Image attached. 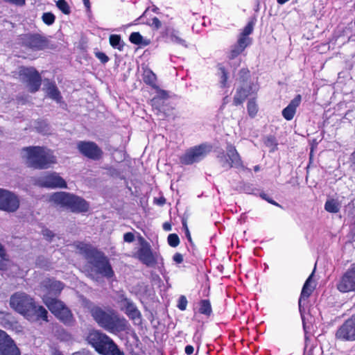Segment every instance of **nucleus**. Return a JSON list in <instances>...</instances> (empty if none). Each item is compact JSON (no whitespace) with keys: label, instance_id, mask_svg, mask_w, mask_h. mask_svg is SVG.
<instances>
[{"label":"nucleus","instance_id":"obj_1","mask_svg":"<svg viewBox=\"0 0 355 355\" xmlns=\"http://www.w3.org/2000/svg\"><path fill=\"white\" fill-rule=\"evenodd\" d=\"M10 304L14 310L29 321H47V311L42 306L36 305L33 299L24 293L12 295Z\"/></svg>","mask_w":355,"mask_h":355},{"label":"nucleus","instance_id":"obj_2","mask_svg":"<svg viewBox=\"0 0 355 355\" xmlns=\"http://www.w3.org/2000/svg\"><path fill=\"white\" fill-rule=\"evenodd\" d=\"M21 156L28 166L37 169L48 168L56 162L52 151L40 146L24 148Z\"/></svg>","mask_w":355,"mask_h":355},{"label":"nucleus","instance_id":"obj_3","mask_svg":"<svg viewBox=\"0 0 355 355\" xmlns=\"http://www.w3.org/2000/svg\"><path fill=\"white\" fill-rule=\"evenodd\" d=\"M76 247L79 252L84 254L88 259L93 271L107 278L113 276L114 272L109 261L102 252L92 245L83 243H78Z\"/></svg>","mask_w":355,"mask_h":355},{"label":"nucleus","instance_id":"obj_4","mask_svg":"<svg viewBox=\"0 0 355 355\" xmlns=\"http://www.w3.org/2000/svg\"><path fill=\"white\" fill-rule=\"evenodd\" d=\"M91 312L96 322L110 333L117 334L128 329V321L112 311L106 312L99 307H94Z\"/></svg>","mask_w":355,"mask_h":355},{"label":"nucleus","instance_id":"obj_5","mask_svg":"<svg viewBox=\"0 0 355 355\" xmlns=\"http://www.w3.org/2000/svg\"><path fill=\"white\" fill-rule=\"evenodd\" d=\"M87 342L103 355H123L113 340L98 331H92L87 337Z\"/></svg>","mask_w":355,"mask_h":355},{"label":"nucleus","instance_id":"obj_6","mask_svg":"<svg viewBox=\"0 0 355 355\" xmlns=\"http://www.w3.org/2000/svg\"><path fill=\"white\" fill-rule=\"evenodd\" d=\"M49 200L56 205L67 207L72 211L85 212L89 208L85 200L65 192L54 193L50 196Z\"/></svg>","mask_w":355,"mask_h":355},{"label":"nucleus","instance_id":"obj_7","mask_svg":"<svg viewBox=\"0 0 355 355\" xmlns=\"http://www.w3.org/2000/svg\"><path fill=\"white\" fill-rule=\"evenodd\" d=\"M42 299L44 303L57 318L67 325L73 323L72 313L61 301L46 295H42Z\"/></svg>","mask_w":355,"mask_h":355},{"label":"nucleus","instance_id":"obj_8","mask_svg":"<svg viewBox=\"0 0 355 355\" xmlns=\"http://www.w3.org/2000/svg\"><path fill=\"white\" fill-rule=\"evenodd\" d=\"M140 247L135 254V257L147 266H154L162 263V257L157 252H153L151 246L143 238L139 239Z\"/></svg>","mask_w":355,"mask_h":355},{"label":"nucleus","instance_id":"obj_9","mask_svg":"<svg viewBox=\"0 0 355 355\" xmlns=\"http://www.w3.org/2000/svg\"><path fill=\"white\" fill-rule=\"evenodd\" d=\"M209 151L210 148L207 144L193 146L188 149L180 157V162L186 165L198 162L203 159Z\"/></svg>","mask_w":355,"mask_h":355},{"label":"nucleus","instance_id":"obj_10","mask_svg":"<svg viewBox=\"0 0 355 355\" xmlns=\"http://www.w3.org/2000/svg\"><path fill=\"white\" fill-rule=\"evenodd\" d=\"M336 288L342 293H355V263L339 278Z\"/></svg>","mask_w":355,"mask_h":355},{"label":"nucleus","instance_id":"obj_11","mask_svg":"<svg viewBox=\"0 0 355 355\" xmlns=\"http://www.w3.org/2000/svg\"><path fill=\"white\" fill-rule=\"evenodd\" d=\"M19 77L31 92H37L41 85V76L34 68H21Z\"/></svg>","mask_w":355,"mask_h":355},{"label":"nucleus","instance_id":"obj_12","mask_svg":"<svg viewBox=\"0 0 355 355\" xmlns=\"http://www.w3.org/2000/svg\"><path fill=\"white\" fill-rule=\"evenodd\" d=\"M19 207V200L12 192L0 189V210L14 212Z\"/></svg>","mask_w":355,"mask_h":355},{"label":"nucleus","instance_id":"obj_13","mask_svg":"<svg viewBox=\"0 0 355 355\" xmlns=\"http://www.w3.org/2000/svg\"><path fill=\"white\" fill-rule=\"evenodd\" d=\"M36 183L40 187L50 189L67 187V183L64 180L55 172L46 173L40 176L36 180Z\"/></svg>","mask_w":355,"mask_h":355},{"label":"nucleus","instance_id":"obj_14","mask_svg":"<svg viewBox=\"0 0 355 355\" xmlns=\"http://www.w3.org/2000/svg\"><path fill=\"white\" fill-rule=\"evenodd\" d=\"M226 151V154L222 153L218 156L219 162L223 167L239 168L243 166L241 157L234 146L228 145Z\"/></svg>","mask_w":355,"mask_h":355},{"label":"nucleus","instance_id":"obj_15","mask_svg":"<svg viewBox=\"0 0 355 355\" xmlns=\"http://www.w3.org/2000/svg\"><path fill=\"white\" fill-rule=\"evenodd\" d=\"M258 89V86L256 84L243 80L241 85L236 88L234 96V104L238 105L243 103L248 96L256 93Z\"/></svg>","mask_w":355,"mask_h":355},{"label":"nucleus","instance_id":"obj_16","mask_svg":"<svg viewBox=\"0 0 355 355\" xmlns=\"http://www.w3.org/2000/svg\"><path fill=\"white\" fill-rule=\"evenodd\" d=\"M336 337L337 339L343 341L355 340V322L352 316L338 329Z\"/></svg>","mask_w":355,"mask_h":355},{"label":"nucleus","instance_id":"obj_17","mask_svg":"<svg viewBox=\"0 0 355 355\" xmlns=\"http://www.w3.org/2000/svg\"><path fill=\"white\" fill-rule=\"evenodd\" d=\"M117 302L121 309L125 311L129 318L134 320L135 323L140 322L141 313L132 301L123 295H121Z\"/></svg>","mask_w":355,"mask_h":355},{"label":"nucleus","instance_id":"obj_18","mask_svg":"<svg viewBox=\"0 0 355 355\" xmlns=\"http://www.w3.org/2000/svg\"><path fill=\"white\" fill-rule=\"evenodd\" d=\"M77 147L80 153L92 159H98L102 154L98 146L92 141H79Z\"/></svg>","mask_w":355,"mask_h":355},{"label":"nucleus","instance_id":"obj_19","mask_svg":"<svg viewBox=\"0 0 355 355\" xmlns=\"http://www.w3.org/2000/svg\"><path fill=\"white\" fill-rule=\"evenodd\" d=\"M63 289V284L59 281L53 279H48L45 281L42 286V291L43 293L40 295L42 297V295H46L53 297L57 296Z\"/></svg>","mask_w":355,"mask_h":355},{"label":"nucleus","instance_id":"obj_20","mask_svg":"<svg viewBox=\"0 0 355 355\" xmlns=\"http://www.w3.org/2000/svg\"><path fill=\"white\" fill-rule=\"evenodd\" d=\"M23 40L25 46L34 51L42 50L46 46V41L39 35H26Z\"/></svg>","mask_w":355,"mask_h":355},{"label":"nucleus","instance_id":"obj_21","mask_svg":"<svg viewBox=\"0 0 355 355\" xmlns=\"http://www.w3.org/2000/svg\"><path fill=\"white\" fill-rule=\"evenodd\" d=\"M302 101L301 95H297L290 103L282 110L283 117L287 120L291 121L293 119L297 107L300 105Z\"/></svg>","mask_w":355,"mask_h":355},{"label":"nucleus","instance_id":"obj_22","mask_svg":"<svg viewBox=\"0 0 355 355\" xmlns=\"http://www.w3.org/2000/svg\"><path fill=\"white\" fill-rule=\"evenodd\" d=\"M43 89L51 98L55 100L57 102H60L61 99L60 94L54 83L49 81V80H45L44 81Z\"/></svg>","mask_w":355,"mask_h":355},{"label":"nucleus","instance_id":"obj_23","mask_svg":"<svg viewBox=\"0 0 355 355\" xmlns=\"http://www.w3.org/2000/svg\"><path fill=\"white\" fill-rule=\"evenodd\" d=\"M165 36L169 42L187 47L186 41L180 37L178 31L168 28L165 31Z\"/></svg>","mask_w":355,"mask_h":355},{"label":"nucleus","instance_id":"obj_24","mask_svg":"<svg viewBox=\"0 0 355 355\" xmlns=\"http://www.w3.org/2000/svg\"><path fill=\"white\" fill-rule=\"evenodd\" d=\"M313 273L309 277L306 279L301 293L300 297L299 299V308L301 309L302 304L304 301H305L311 294L313 286H311V279H312Z\"/></svg>","mask_w":355,"mask_h":355},{"label":"nucleus","instance_id":"obj_25","mask_svg":"<svg viewBox=\"0 0 355 355\" xmlns=\"http://www.w3.org/2000/svg\"><path fill=\"white\" fill-rule=\"evenodd\" d=\"M341 207V202L338 198H328L324 204V209L331 214L338 213Z\"/></svg>","mask_w":355,"mask_h":355},{"label":"nucleus","instance_id":"obj_26","mask_svg":"<svg viewBox=\"0 0 355 355\" xmlns=\"http://www.w3.org/2000/svg\"><path fill=\"white\" fill-rule=\"evenodd\" d=\"M7 345L0 351L1 355H20V351L13 340L10 341Z\"/></svg>","mask_w":355,"mask_h":355},{"label":"nucleus","instance_id":"obj_27","mask_svg":"<svg viewBox=\"0 0 355 355\" xmlns=\"http://www.w3.org/2000/svg\"><path fill=\"white\" fill-rule=\"evenodd\" d=\"M143 80L145 83L149 85L153 88H157V78L155 74L150 69H146L144 71Z\"/></svg>","mask_w":355,"mask_h":355},{"label":"nucleus","instance_id":"obj_28","mask_svg":"<svg viewBox=\"0 0 355 355\" xmlns=\"http://www.w3.org/2000/svg\"><path fill=\"white\" fill-rule=\"evenodd\" d=\"M110 45L119 50H122L123 44L121 42V37L118 35H111L110 36Z\"/></svg>","mask_w":355,"mask_h":355},{"label":"nucleus","instance_id":"obj_29","mask_svg":"<svg viewBox=\"0 0 355 355\" xmlns=\"http://www.w3.org/2000/svg\"><path fill=\"white\" fill-rule=\"evenodd\" d=\"M199 311L202 314L209 315L211 313V307L210 302L207 300L200 302Z\"/></svg>","mask_w":355,"mask_h":355},{"label":"nucleus","instance_id":"obj_30","mask_svg":"<svg viewBox=\"0 0 355 355\" xmlns=\"http://www.w3.org/2000/svg\"><path fill=\"white\" fill-rule=\"evenodd\" d=\"M157 90V96L152 99V105L155 106L156 103L159 102V100L166 99L168 97V94L167 92L160 89L157 86V88H155Z\"/></svg>","mask_w":355,"mask_h":355},{"label":"nucleus","instance_id":"obj_31","mask_svg":"<svg viewBox=\"0 0 355 355\" xmlns=\"http://www.w3.org/2000/svg\"><path fill=\"white\" fill-rule=\"evenodd\" d=\"M12 339L3 331L0 330V351Z\"/></svg>","mask_w":355,"mask_h":355},{"label":"nucleus","instance_id":"obj_32","mask_svg":"<svg viewBox=\"0 0 355 355\" xmlns=\"http://www.w3.org/2000/svg\"><path fill=\"white\" fill-rule=\"evenodd\" d=\"M250 43H251L250 37H246V36H244V35H242L240 34V36L238 39L237 44L236 45H237L238 46H239L241 49H243V50H245V49L248 46H249L250 44Z\"/></svg>","mask_w":355,"mask_h":355},{"label":"nucleus","instance_id":"obj_33","mask_svg":"<svg viewBox=\"0 0 355 355\" xmlns=\"http://www.w3.org/2000/svg\"><path fill=\"white\" fill-rule=\"evenodd\" d=\"M248 112L251 117L255 116L257 113L258 108L254 99H250L248 103Z\"/></svg>","mask_w":355,"mask_h":355},{"label":"nucleus","instance_id":"obj_34","mask_svg":"<svg viewBox=\"0 0 355 355\" xmlns=\"http://www.w3.org/2000/svg\"><path fill=\"white\" fill-rule=\"evenodd\" d=\"M56 6L64 14L69 15L70 13V8L68 3L65 0H58Z\"/></svg>","mask_w":355,"mask_h":355},{"label":"nucleus","instance_id":"obj_35","mask_svg":"<svg viewBox=\"0 0 355 355\" xmlns=\"http://www.w3.org/2000/svg\"><path fill=\"white\" fill-rule=\"evenodd\" d=\"M219 74H220V84L221 87H225L227 86V72L223 67H219Z\"/></svg>","mask_w":355,"mask_h":355},{"label":"nucleus","instance_id":"obj_36","mask_svg":"<svg viewBox=\"0 0 355 355\" xmlns=\"http://www.w3.org/2000/svg\"><path fill=\"white\" fill-rule=\"evenodd\" d=\"M42 20L46 25H52L55 21V16L51 12H44L42 15Z\"/></svg>","mask_w":355,"mask_h":355},{"label":"nucleus","instance_id":"obj_37","mask_svg":"<svg viewBox=\"0 0 355 355\" xmlns=\"http://www.w3.org/2000/svg\"><path fill=\"white\" fill-rule=\"evenodd\" d=\"M143 37L138 32L132 33L130 35V41L135 44H142Z\"/></svg>","mask_w":355,"mask_h":355},{"label":"nucleus","instance_id":"obj_38","mask_svg":"<svg viewBox=\"0 0 355 355\" xmlns=\"http://www.w3.org/2000/svg\"><path fill=\"white\" fill-rule=\"evenodd\" d=\"M243 51L244 50L243 49L235 44L232 47L228 57L230 59H234L240 55Z\"/></svg>","mask_w":355,"mask_h":355},{"label":"nucleus","instance_id":"obj_39","mask_svg":"<svg viewBox=\"0 0 355 355\" xmlns=\"http://www.w3.org/2000/svg\"><path fill=\"white\" fill-rule=\"evenodd\" d=\"M254 26V22L253 21H250L248 23V24L244 27L243 31L241 35L248 37L253 31Z\"/></svg>","mask_w":355,"mask_h":355},{"label":"nucleus","instance_id":"obj_40","mask_svg":"<svg viewBox=\"0 0 355 355\" xmlns=\"http://www.w3.org/2000/svg\"><path fill=\"white\" fill-rule=\"evenodd\" d=\"M168 243L171 247H176L180 243L179 237L175 234H171L168 236Z\"/></svg>","mask_w":355,"mask_h":355},{"label":"nucleus","instance_id":"obj_41","mask_svg":"<svg viewBox=\"0 0 355 355\" xmlns=\"http://www.w3.org/2000/svg\"><path fill=\"white\" fill-rule=\"evenodd\" d=\"M187 298L186 297L182 295L180 298H179V300H178V307L182 310V311H184L187 308Z\"/></svg>","mask_w":355,"mask_h":355},{"label":"nucleus","instance_id":"obj_42","mask_svg":"<svg viewBox=\"0 0 355 355\" xmlns=\"http://www.w3.org/2000/svg\"><path fill=\"white\" fill-rule=\"evenodd\" d=\"M96 56L101 60V62L103 63H106L107 62H108L109 60V58L104 53H102V52H97L96 53Z\"/></svg>","mask_w":355,"mask_h":355},{"label":"nucleus","instance_id":"obj_43","mask_svg":"<svg viewBox=\"0 0 355 355\" xmlns=\"http://www.w3.org/2000/svg\"><path fill=\"white\" fill-rule=\"evenodd\" d=\"M161 25H162L161 21L157 17H153L152 19L151 23L150 24V26H152L156 29L159 28L161 27Z\"/></svg>","mask_w":355,"mask_h":355},{"label":"nucleus","instance_id":"obj_44","mask_svg":"<svg viewBox=\"0 0 355 355\" xmlns=\"http://www.w3.org/2000/svg\"><path fill=\"white\" fill-rule=\"evenodd\" d=\"M123 240L125 242L131 243L135 240V236L131 232H127L123 236Z\"/></svg>","mask_w":355,"mask_h":355},{"label":"nucleus","instance_id":"obj_45","mask_svg":"<svg viewBox=\"0 0 355 355\" xmlns=\"http://www.w3.org/2000/svg\"><path fill=\"white\" fill-rule=\"evenodd\" d=\"M43 235L47 239H49V240H51L55 236L54 234L52 233L51 231L49 230H43Z\"/></svg>","mask_w":355,"mask_h":355},{"label":"nucleus","instance_id":"obj_46","mask_svg":"<svg viewBox=\"0 0 355 355\" xmlns=\"http://www.w3.org/2000/svg\"><path fill=\"white\" fill-rule=\"evenodd\" d=\"M173 261L178 263H180L183 261V257L180 253H176L173 256Z\"/></svg>","mask_w":355,"mask_h":355},{"label":"nucleus","instance_id":"obj_47","mask_svg":"<svg viewBox=\"0 0 355 355\" xmlns=\"http://www.w3.org/2000/svg\"><path fill=\"white\" fill-rule=\"evenodd\" d=\"M182 225H183V227L185 230V234H186V236L187 237V239H189V241H191V234H190V232H189V230L188 229V227L187 225V223L185 221H183L182 222Z\"/></svg>","mask_w":355,"mask_h":355},{"label":"nucleus","instance_id":"obj_48","mask_svg":"<svg viewBox=\"0 0 355 355\" xmlns=\"http://www.w3.org/2000/svg\"><path fill=\"white\" fill-rule=\"evenodd\" d=\"M72 355H92L89 351L83 349L73 353Z\"/></svg>","mask_w":355,"mask_h":355},{"label":"nucleus","instance_id":"obj_49","mask_svg":"<svg viewBox=\"0 0 355 355\" xmlns=\"http://www.w3.org/2000/svg\"><path fill=\"white\" fill-rule=\"evenodd\" d=\"M193 352V347L191 345H187L185 347V353L188 355L192 354Z\"/></svg>","mask_w":355,"mask_h":355},{"label":"nucleus","instance_id":"obj_50","mask_svg":"<svg viewBox=\"0 0 355 355\" xmlns=\"http://www.w3.org/2000/svg\"><path fill=\"white\" fill-rule=\"evenodd\" d=\"M351 162H352V166L353 168V170L355 171V148L354 152L351 155Z\"/></svg>","mask_w":355,"mask_h":355},{"label":"nucleus","instance_id":"obj_51","mask_svg":"<svg viewBox=\"0 0 355 355\" xmlns=\"http://www.w3.org/2000/svg\"><path fill=\"white\" fill-rule=\"evenodd\" d=\"M5 256H6L5 250H4L3 247L2 246V245L0 243V258H3Z\"/></svg>","mask_w":355,"mask_h":355},{"label":"nucleus","instance_id":"obj_52","mask_svg":"<svg viewBox=\"0 0 355 355\" xmlns=\"http://www.w3.org/2000/svg\"><path fill=\"white\" fill-rule=\"evenodd\" d=\"M4 259H5V257H3V258H0V270L3 269V268L5 266Z\"/></svg>","mask_w":355,"mask_h":355},{"label":"nucleus","instance_id":"obj_53","mask_svg":"<svg viewBox=\"0 0 355 355\" xmlns=\"http://www.w3.org/2000/svg\"><path fill=\"white\" fill-rule=\"evenodd\" d=\"M164 229L166 231L171 230V225L169 224L165 223L164 225Z\"/></svg>","mask_w":355,"mask_h":355},{"label":"nucleus","instance_id":"obj_54","mask_svg":"<svg viewBox=\"0 0 355 355\" xmlns=\"http://www.w3.org/2000/svg\"><path fill=\"white\" fill-rule=\"evenodd\" d=\"M241 73L243 75V76H247L249 73V71L247 70V69H242L241 71Z\"/></svg>","mask_w":355,"mask_h":355},{"label":"nucleus","instance_id":"obj_55","mask_svg":"<svg viewBox=\"0 0 355 355\" xmlns=\"http://www.w3.org/2000/svg\"><path fill=\"white\" fill-rule=\"evenodd\" d=\"M52 355H63L60 351L55 349L52 352Z\"/></svg>","mask_w":355,"mask_h":355},{"label":"nucleus","instance_id":"obj_56","mask_svg":"<svg viewBox=\"0 0 355 355\" xmlns=\"http://www.w3.org/2000/svg\"><path fill=\"white\" fill-rule=\"evenodd\" d=\"M85 6L89 8V0H83Z\"/></svg>","mask_w":355,"mask_h":355},{"label":"nucleus","instance_id":"obj_57","mask_svg":"<svg viewBox=\"0 0 355 355\" xmlns=\"http://www.w3.org/2000/svg\"><path fill=\"white\" fill-rule=\"evenodd\" d=\"M304 355H313L312 350H309L304 353Z\"/></svg>","mask_w":355,"mask_h":355},{"label":"nucleus","instance_id":"obj_58","mask_svg":"<svg viewBox=\"0 0 355 355\" xmlns=\"http://www.w3.org/2000/svg\"><path fill=\"white\" fill-rule=\"evenodd\" d=\"M254 171L257 172V171H259L260 170V168H259V166H255L254 167Z\"/></svg>","mask_w":355,"mask_h":355},{"label":"nucleus","instance_id":"obj_59","mask_svg":"<svg viewBox=\"0 0 355 355\" xmlns=\"http://www.w3.org/2000/svg\"><path fill=\"white\" fill-rule=\"evenodd\" d=\"M268 201L269 202H270L271 204H272V205H278V204H277V202H274L273 200H268Z\"/></svg>","mask_w":355,"mask_h":355},{"label":"nucleus","instance_id":"obj_60","mask_svg":"<svg viewBox=\"0 0 355 355\" xmlns=\"http://www.w3.org/2000/svg\"><path fill=\"white\" fill-rule=\"evenodd\" d=\"M352 318H353V320H354L355 322V314L352 315Z\"/></svg>","mask_w":355,"mask_h":355}]
</instances>
